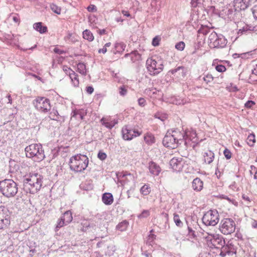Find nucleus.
<instances>
[{
	"label": "nucleus",
	"mask_w": 257,
	"mask_h": 257,
	"mask_svg": "<svg viewBox=\"0 0 257 257\" xmlns=\"http://www.w3.org/2000/svg\"><path fill=\"white\" fill-rule=\"evenodd\" d=\"M150 215V212L148 210H144L141 214L139 215V218H146Z\"/></svg>",
	"instance_id": "864d4df0"
},
{
	"label": "nucleus",
	"mask_w": 257,
	"mask_h": 257,
	"mask_svg": "<svg viewBox=\"0 0 257 257\" xmlns=\"http://www.w3.org/2000/svg\"><path fill=\"white\" fill-rule=\"evenodd\" d=\"M18 184L12 179L0 181V192L8 198L14 197L18 191Z\"/></svg>",
	"instance_id": "20e7f679"
},
{
	"label": "nucleus",
	"mask_w": 257,
	"mask_h": 257,
	"mask_svg": "<svg viewBox=\"0 0 257 257\" xmlns=\"http://www.w3.org/2000/svg\"><path fill=\"white\" fill-rule=\"evenodd\" d=\"M128 224V223L126 220L122 221L116 225V229L120 231H123L126 229Z\"/></svg>",
	"instance_id": "2f4dec72"
},
{
	"label": "nucleus",
	"mask_w": 257,
	"mask_h": 257,
	"mask_svg": "<svg viewBox=\"0 0 257 257\" xmlns=\"http://www.w3.org/2000/svg\"><path fill=\"white\" fill-rule=\"evenodd\" d=\"M225 15L230 20L236 21L237 20L238 16H240V12L233 8L227 9L225 12Z\"/></svg>",
	"instance_id": "a211bd4d"
},
{
	"label": "nucleus",
	"mask_w": 257,
	"mask_h": 257,
	"mask_svg": "<svg viewBox=\"0 0 257 257\" xmlns=\"http://www.w3.org/2000/svg\"><path fill=\"white\" fill-rule=\"evenodd\" d=\"M183 159L182 158L174 157L170 161L171 168L176 171L179 172L183 167Z\"/></svg>",
	"instance_id": "2eb2a0df"
},
{
	"label": "nucleus",
	"mask_w": 257,
	"mask_h": 257,
	"mask_svg": "<svg viewBox=\"0 0 257 257\" xmlns=\"http://www.w3.org/2000/svg\"><path fill=\"white\" fill-rule=\"evenodd\" d=\"M173 220L177 226L181 227L183 226V222L181 221L179 215L177 213H174Z\"/></svg>",
	"instance_id": "58836bf2"
},
{
	"label": "nucleus",
	"mask_w": 257,
	"mask_h": 257,
	"mask_svg": "<svg viewBox=\"0 0 257 257\" xmlns=\"http://www.w3.org/2000/svg\"><path fill=\"white\" fill-rule=\"evenodd\" d=\"M185 46V44L184 42L181 41L177 43L175 45V48L180 51H182L184 50Z\"/></svg>",
	"instance_id": "a18cd8bd"
},
{
	"label": "nucleus",
	"mask_w": 257,
	"mask_h": 257,
	"mask_svg": "<svg viewBox=\"0 0 257 257\" xmlns=\"http://www.w3.org/2000/svg\"><path fill=\"white\" fill-rule=\"evenodd\" d=\"M251 11L254 18L257 20V5L254 6L251 9Z\"/></svg>",
	"instance_id": "bf43d9fd"
},
{
	"label": "nucleus",
	"mask_w": 257,
	"mask_h": 257,
	"mask_svg": "<svg viewBox=\"0 0 257 257\" xmlns=\"http://www.w3.org/2000/svg\"><path fill=\"white\" fill-rule=\"evenodd\" d=\"M144 140L145 142L148 145L154 144L155 142L154 136L152 134L149 133L147 134L144 136Z\"/></svg>",
	"instance_id": "c756f323"
},
{
	"label": "nucleus",
	"mask_w": 257,
	"mask_h": 257,
	"mask_svg": "<svg viewBox=\"0 0 257 257\" xmlns=\"http://www.w3.org/2000/svg\"><path fill=\"white\" fill-rule=\"evenodd\" d=\"M216 70L219 72H223L226 71V67L221 64L217 65L215 67Z\"/></svg>",
	"instance_id": "603ef678"
},
{
	"label": "nucleus",
	"mask_w": 257,
	"mask_h": 257,
	"mask_svg": "<svg viewBox=\"0 0 257 257\" xmlns=\"http://www.w3.org/2000/svg\"><path fill=\"white\" fill-rule=\"evenodd\" d=\"M150 192L151 188L147 184H145L140 189V192L143 195H147L150 193Z\"/></svg>",
	"instance_id": "c9c22d12"
},
{
	"label": "nucleus",
	"mask_w": 257,
	"mask_h": 257,
	"mask_svg": "<svg viewBox=\"0 0 257 257\" xmlns=\"http://www.w3.org/2000/svg\"><path fill=\"white\" fill-rule=\"evenodd\" d=\"M223 154L226 159H229L231 157V153L227 149H225L223 151Z\"/></svg>",
	"instance_id": "5fc2aeb1"
},
{
	"label": "nucleus",
	"mask_w": 257,
	"mask_h": 257,
	"mask_svg": "<svg viewBox=\"0 0 257 257\" xmlns=\"http://www.w3.org/2000/svg\"><path fill=\"white\" fill-rule=\"evenodd\" d=\"M26 157L40 162L45 157L42 146L40 144H32L25 148Z\"/></svg>",
	"instance_id": "f03ea898"
},
{
	"label": "nucleus",
	"mask_w": 257,
	"mask_h": 257,
	"mask_svg": "<svg viewBox=\"0 0 257 257\" xmlns=\"http://www.w3.org/2000/svg\"><path fill=\"white\" fill-rule=\"evenodd\" d=\"M11 212L7 206L0 205V229L5 230L11 224Z\"/></svg>",
	"instance_id": "39448f33"
},
{
	"label": "nucleus",
	"mask_w": 257,
	"mask_h": 257,
	"mask_svg": "<svg viewBox=\"0 0 257 257\" xmlns=\"http://www.w3.org/2000/svg\"><path fill=\"white\" fill-rule=\"evenodd\" d=\"M138 103L139 105L142 107H144L146 104V100L144 98L141 97L138 99Z\"/></svg>",
	"instance_id": "4d7b16f0"
},
{
	"label": "nucleus",
	"mask_w": 257,
	"mask_h": 257,
	"mask_svg": "<svg viewBox=\"0 0 257 257\" xmlns=\"http://www.w3.org/2000/svg\"><path fill=\"white\" fill-rule=\"evenodd\" d=\"M63 70L65 72L66 74L68 75L69 76H70V74L74 72V71L67 66H64L63 67Z\"/></svg>",
	"instance_id": "3c124183"
},
{
	"label": "nucleus",
	"mask_w": 257,
	"mask_h": 257,
	"mask_svg": "<svg viewBox=\"0 0 257 257\" xmlns=\"http://www.w3.org/2000/svg\"><path fill=\"white\" fill-rule=\"evenodd\" d=\"M227 44V40L225 38V37L220 34L218 36V39H216L214 43L212 45L211 47L213 48H223L226 46Z\"/></svg>",
	"instance_id": "6ab92c4d"
},
{
	"label": "nucleus",
	"mask_w": 257,
	"mask_h": 257,
	"mask_svg": "<svg viewBox=\"0 0 257 257\" xmlns=\"http://www.w3.org/2000/svg\"><path fill=\"white\" fill-rule=\"evenodd\" d=\"M98 158L103 161L106 158V154L105 153L99 151L97 155Z\"/></svg>",
	"instance_id": "6e6d98bb"
},
{
	"label": "nucleus",
	"mask_w": 257,
	"mask_h": 257,
	"mask_svg": "<svg viewBox=\"0 0 257 257\" xmlns=\"http://www.w3.org/2000/svg\"><path fill=\"white\" fill-rule=\"evenodd\" d=\"M33 28L41 34H44L47 31V27L45 26H43L42 22L35 23L33 25Z\"/></svg>",
	"instance_id": "b1692460"
},
{
	"label": "nucleus",
	"mask_w": 257,
	"mask_h": 257,
	"mask_svg": "<svg viewBox=\"0 0 257 257\" xmlns=\"http://www.w3.org/2000/svg\"><path fill=\"white\" fill-rule=\"evenodd\" d=\"M160 40V37L158 36H156L155 38H153L152 44L154 46H158L159 45V42Z\"/></svg>",
	"instance_id": "de8ad7c7"
},
{
	"label": "nucleus",
	"mask_w": 257,
	"mask_h": 257,
	"mask_svg": "<svg viewBox=\"0 0 257 257\" xmlns=\"http://www.w3.org/2000/svg\"><path fill=\"white\" fill-rule=\"evenodd\" d=\"M163 144L166 147L172 149L176 148L178 145L177 141L173 137V135L169 131L167 133L164 137L163 140Z\"/></svg>",
	"instance_id": "f8f14e48"
},
{
	"label": "nucleus",
	"mask_w": 257,
	"mask_h": 257,
	"mask_svg": "<svg viewBox=\"0 0 257 257\" xmlns=\"http://www.w3.org/2000/svg\"><path fill=\"white\" fill-rule=\"evenodd\" d=\"M35 107L39 111L47 113L51 110L50 100L44 97H38L33 101Z\"/></svg>",
	"instance_id": "0eeeda50"
},
{
	"label": "nucleus",
	"mask_w": 257,
	"mask_h": 257,
	"mask_svg": "<svg viewBox=\"0 0 257 257\" xmlns=\"http://www.w3.org/2000/svg\"><path fill=\"white\" fill-rule=\"evenodd\" d=\"M255 27H253L250 25H245L241 29L238 30V33L243 34L248 31H253L255 30Z\"/></svg>",
	"instance_id": "bb28decb"
},
{
	"label": "nucleus",
	"mask_w": 257,
	"mask_h": 257,
	"mask_svg": "<svg viewBox=\"0 0 257 257\" xmlns=\"http://www.w3.org/2000/svg\"><path fill=\"white\" fill-rule=\"evenodd\" d=\"M83 37L89 42H91L94 40V36L92 33L88 30H85L83 32Z\"/></svg>",
	"instance_id": "c85d7f7f"
},
{
	"label": "nucleus",
	"mask_w": 257,
	"mask_h": 257,
	"mask_svg": "<svg viewBox=\"0 0 257 257\" xmlns=\"http://www.w3.org/2000/svg\"><path fill=\"white\" fill-rule=\"evenodd\" d=\"M122 134L124 140L130 141L134 137L140 136L141 135V132L125 126L122 129Z\"/></svg>",
	"instance_id": "9b49d317"
},
{
	"label": "nucleus",
	"mask_w": 257,
	"mask_h": 257,
	"mask_svg": "<svg viewBox=\"0 0 257 257\" xmlns=\"http://www.w3.org/2000/svg\"><path fill=\"white\" fill-rule=\"evenodd\" d=\"M219 35H217L216 33L213 32L211 33L208 37V40L209 41V45L211 47L212 45L214 43V42L216 41V39H218Z\"/></svg>",
	"instance_id": "72a5a7b5"
},
{
	"label": "nucleus",
	"mask_w": 257,
	"mask_h": 257,
	"mask_svg": "<svg viewBox=\"0 0 257 257\" xmlns=\"http://www.w3.org/2000/svg\"><path fill=\"white\" fill-rule=\"evenodd\" d=\"M88 162V158L86 156L79 154L71 158L69 161V166L71 170L76 172H80L86 168Z\"/></svg>",
	"instance_id": "7ed1b4c3"
},
{
	"label": "nucleus",
	"mask_w": 257,
	"mask_h": 257,
	"mask_svg": "<svg viewBox=\"0 0 257 257\" xmlns=\"http://www.w3.org/2000/svg\"><path fill=\"white\" fill-rule=\"evenodd\" d=\"M179 78H184L186 75V69L183 66H179L169 72Z\"/></svg>",
	"instance_id": "f3484780"
},
{
	"label": "nucleus",
	"mask_w": 257,
	"mask_h": 257,
	"mask_svg": "<svg viewBox=\"0 0 257 257\" xmlns=\"http://www.w3.org/2000/svg\"><path fill=\"white\" fill-rule=\"evenodd\" d=\"M71 79L73 85L75 87H77L79 85V82L78 79V75L74 71L69 76Z\"/></svg>",
	"instance_id": "473e14b6"
},
{
	"label": "nucleus",
	"mask_w": 257,
	"mask_h": 257,
	"mask_svg": "<svg viewBox=\"0 0 257 257\" xmlns=\"http://www.w3.org/2000/svg\"><path fill=\"white\" fill-rule=\"evenodd\" d=\"M102 201L106 205H111L113 202V197L110 193H105L102 195Z\"/></svg>",
	"instance_id": "412c9836"
},
{
	"label": "nucleus",
	"mask_w": 257,
	"mask_h": 257,
	"mask_svg": "<svg viewBox=\"0 0 257 257\" xmlns=\"http://www.w3.org/2000/svg\"><path fill=\"white\" fill-rule=\"evenodd\" d=\"M44 177L38 173H30L23 180V189L27 193L34 194L42 186Z\"/></svg>",
	"instance_id": "f257e3e1"
},
{
	"label": "nucleus",
	"mask_w": 257,
	"mask_h": 257,
	"mask_svg": "<svg viewBox=\"0 0 257 257\" xmlns=\"http://www.w3.org/2000/svg\"><path fill=\"white\" fill-rule=\"evenodd\" d=\"M251 226L253 228H257V221L255 220H253L251 222Z\"/></svg>",
	"instance_id": "338daca9"
},
{
	"label": "nucleus",
	"mask_w": 257,
	"mask_h": 257,
	"mask_svg": "<svg viewBox=\"0 0 257 257\" xmlns=\"http://www.w3.org/2000/svg\"><path fill=\"white\" fill-rule=\"evenodd\" d=\"M202 220L206 226H215L219 221L218 213L216 210H210L204 214Z\"/></svg>",
	"instance_id": "6e6552de"
},
{
	"label": "nucleus",
	"mask_w": 257,
	"mask_h": 257,
	"mask_svg": "<svg viewBox=\"0 0 257 257\" xmlns=\"http://www.w3.org/2000/svg\"><path fill=\"white\" fill-rule=\"evenodd\" d=\"M50 8L52 11L57 14H60L61 9L56 5L52 4L50 5Z\"/></svg>",
	"instance_id": "37998d69"
},
{
	"label": "nucleus",
	"mask_w": 257,
	"mask_h": 257,
	"mask_svg": "<svg viewBox=\"0 0 257 257\" xmlns=\"http://www.w3.org/2000/svg\"><path fill=\"white\" fill-rule=\"evenodd\" d=\"M131 58L133 62H135L141 59V55L138 51H135L131 53Z\"/></svg>",
	"instance_id": "f704fd0d"
},
{
	"label": "nucleus",
	"mask_w": 257,
	"mask_h": 257,
	"mask_svg": "<svg viewBox=\"0 0 257 257\" xmlns=\"http://www.w3.org/2000/svg\"><path fill=\"white\" fill-rule=\"evenodd\" d=\"M219 229L220 232L224 234H230L235 231V222L231 218H224L220 223Z\"/></svg>",
	"instance_id": "1a4fd4ad"
},
{
	"label": "nucleus",
	"mask_w": 257,
	"mask_h": 257,
	"mask_svg": "<svg viewBox=\"0 0 257 257\" xmlns=\"http://www.w3.org/2000/svg\"><path fill=\"white\" fill-rule=\"evenodd\" d=\"M202 79L206 84H208L213 81V77L211 74H208L206 75L203 76Z\"/></svg>",
	"instance_id": "c03bdc74"
},
{
	"label": "nucleus",
	"mask_w": 257,
	"mask_h": 257,
	"mask_svg": "<svg viewBox=\"0 0 257 257\" xmlns=\"http://www.w3.org/2000/svg\"><path fill=\"white\" fill-rule=\"evenodd\" d=\"M236 252V248L235 246L231 241H229L226 244L225 243L224 245L221 246L219 255L222 257H224L226 255L235 256Z\"/></svg>",
	"instance_id": "9d476101"
},
{
	"label": "nucleus",
	"mask_w": 257,
	"mask_h": 257,
	"mask_svg": "<svg viewBox=\"0 0 257 257\" xmlns=\"http://www.w3.org/2000/svg\"><path fill=\"white\" fill-rule=\"evenodd\" d=\"M97 32L100 35H102L105 34L106 30L105 29L98 30Z\"/></svg>",
	"instance_id": "774afa93"
},
{
	"label": "nucleus",
	"mask_w": 257,
	"mask_h": 257,
	"mask_svg": "<svg viewBox=\"0 0 257 257\" xmlns=\"http://www.w3.org/2000/svg\"><path fill=\"white\" fill-rule=\"evenodd\" d=\"M67 224L64 220H62V218L61 217L60 219H59L58 222H57V225L56 226V230H58L59 228L63 226L64 225Z\"/></svg>",
	"instance_id": "8fccbe9b"
},
{
	"label": "nucleus",
	"mask_w": 257,
	"mask_h": 257,
	"mask_svg": "<svg viewBox=\"0 0 257 257\" xmlns=\"http://www.w3.org/2000/svg\"><path fill=\"white\" fill-rule=\"evenodd\" d=\"M53 51L56 53V54H64L65 53V51L63 50H61L57 47H55L54 50H53Z\"/></svg>",
	"instance_id": "e2e57ef3"
},
{
	"label": "nucleus",
	"mask_w": 257,
	"mask_h": 257,
	"mask_svg": "<svg viewBox=\"0 0 257 257\" xmlns=\"http://www.w3.org/2000/svg\"><path fill=\"white\" fill-rule=\"evenodd\" d=\"M98 53H103V54H105L106 52H107V49L106 48L104 47L103 46V47L101 49H99L98 51Z\"/></svg>",
	"instance_id": "69168bd1"
},
{
	"label": "nucleus",
	"mask_w": 257,
	"mask_h": 257,
	"mask_svg": "<svg viewBox=\"0 0 257 257\" xmlns=\"http://www.w3.org/2000/svg\"><path fill=\"white\" fill-rule=\"evenodd\" d=\"M72 34L70 33H68L67 36L64 37V40L66 41H68V42H73V40L72 39Z\"/></svg>",
	"instance_id": "052dcab7"
},
{
	"label": "nucleus",
	"mask_w": 257,
	"mask_h": 257,
	"mask_svg": "<svg viewBox=\"0 0 257 257\" xmlns=\"http://www.w3.org/2000/svg\"><path fill=\"white\" fill-rule=\"evenodd\" d=\"M146 67L151 75H155L161 72L164 65L161 61H157L152 58H148L146 61Z\"/></svg>",
	"instance_id": "423d86ee"
},
{
	"label": "nucleus",
	"mask_w": 257,
	"mask_h": 257,
	"mask_svg": "<svg viewBox=\"0 0 257 257\" xmlns=\"http://www.w3.org/2000/svg\"><path fill=\"white\" fill-rule=\"evenodd\" d=\"M210 241L213 246L216 248H220L225 244V241L222 236L218 234L213 235Z\"/></svg>",
	"instance_id": "dca6fc26"
},
{
	"label": "nucleus",
	"mask_w": 257,
	"mask_h": 257,
	"mask_svg": "<svg viewBox=\"0 0 257 257\" xmlns=\"http://www.w3.org/2000/svg\"><path fill=\"white\" fill-rule=\"evenodd\" d=\"M203 183L199 178H196L192 182V188L196 191H200L203 188Z\"/></svg>",
	"instance_id": "5701e85b"
},
{
	"label": "nucleus",
	"mask_w": 257,
	"mask_h": 257,
	"mask_svg": "<svg viewBox=\"0 0 257 257\" xmlns=\"http://www.w3.org/2000/svg\"><path fill=\"white\" fill-rule=\"evenodd\" d=\"M118 93L120 96H124L127 93L126 87L124 85L120 86L118 88Z\"/></svg>",
	"instance_id": "ea45409f"
},
{
	"label": "nucleus",
	"mask_w": 257,
	"mask_h": 257,
	"mask_svg": "<svg viewBox=\"0 0 257 257\" xmlns=\"http://www.w3.org/2000/svg\"><path fill=\"white\" fill-rule=\"evenodd\" d=\"M188 232L187 236L189 238H190L191 239H194L196 237V235L195 234V231L193 230L192 229V228L189 226H188Z\"/></svg>",
	"instance_id": "79ce46f5"
},
{
	"label": "nucleus",
	"mask_w": 257,
	"mask_h": 257,
	"mask_svg": "<svg viewBox=\"0 0 257 257\" xmlns=\"http://www.w3.org/2000/svg\"><path fill=\"white\" fill-rule=\"evenodd\" d=\"M246 142L249 146L253 147L255 142L254 134H250L247 138Z\"/></svg>",
	"instance_id": "e433bc0d"
},
{
	"label": "nucleus",
	"mask_w": 257,
	"mask_h": 257,
	"mask_svg": "<svg viewBox=\"0 0 257 257\" xmlns=\"http://www.w3.org/2000/svg\"><path fill=\"white\" fill-rule=\"evenodd\" d=\"M100 122L102 124L104 125L106 127L111 129L117 123V120L115 119L108 120L107 118L103 117L101 119Z\"/></svg>",
	"instance_id": "4be33fe9"
},
{
	"label": "nucleus",
	"mask_w": 257,
	"mask_h": 257,
	"mask_svg": "<svg viewBox=\"0 0 257 257\" xmlns=\"http://www.w3.org/2000/svg\"><path fill=\"white\" fill-rule=\"evenodd\" d=\"M121 13L123 15V16L131 17L132 18L130 13L127 11L122 10L121 11Z\"/></svg>",
	"instance_id": "0e129e2a"
},
{
	"label": "nucleus",
	"mask_w": 257,
	"mask_h": 257,
	"mask_svg": "<svg viewBox=\"0 0 257 257\" xmlns=\"http://www.w3.org/2000/svg\"><path fill=\"white\" fill-rule=\"evenodd\" d=\"M149 169L150 172L155 176L159 175L161 171L160 166L153 161H151L149 163Z\"/></svg>",
	"instance_id": "aec40b11"
},
{
	"label": "nucleus",
	"mask_w": 257,
	"mask_h": 257,
	"mask_svg": "<svg viewBox=\"0 0 257 257\" xmlns=\"http://www.w3.org/2000/svg\"><path fill=\"white\" fill-rule=\"evenodd\" d=\"M155 117L160 119L162 121H164L167 118L166 114L159 113L156 114Z\"/></svg>",
	"instance_id": "49530a36"
},
{
	"label": "nucleus",
	"mask_w": 257,
	"mask_h": 257,
	"mask_svg": "<svg viewBox=\"0 0 257 257\" xmlns=\"http://www.w3.org/2000/svg\"><path fill=\"white\" fill-rule=\"evenodd\" d=\"M62 220H64L67 224L69 223L72 220V216L70 211H66L61 217Z\"/></svg>",
	"instance_id": "cd10ccee"
},
{
	"label": "nucleus",
	"mask_w": 257,
	"mask_h": 257,
	"mask_svg": "<svg viewBox=\"0 0 257 257\" xmlns=\"http://www.w3.org/2000/svg\"><path fill=\"white\" fill-rule=\"evenodd\" d=\"M251 0H234L233 7L236 10L239 12L241 10H245L250 5Z\"/></svg>",
	"instance_id": "4468645a"
},
{
	"label": "nucleus",
	"mask_w": 257,
	"mask_h": 257,
	"mask_svg": "<svg viewBox=\"0 0 257 257\" xmlns=\"http://www.w3.org/2000/svg\"><path fill=\"white\" fill-rule=\"evenodd\" d=\"M49 117L52 120L60 121L61 116L59 114L58 111L53 108L49 113Z\"/></svg>",
	"instance_id": "a878e982"
},
{
	"label": "nucleus",
	"mask_w": 257,
	"mask_h": 257,
	"mask_svg": "<svg viewBox=\"0 0 257 257\" xmlns=\"http://www.w3.org/2000/svg\"><path fill=\"white\" fill-rule=\"evenodd\" d=\"M173 135V137L177 141V143L181 144V143L184 141L185 143L187 144V139L188 138V135L187 133L182 132L178 129L174 130L171 133Z\"/></svg>",
	"instance_id": "ddd939ff"
},
{
	"label": "nucleus",
	"mask_w": 257,
	"mask_h": 257,
	"mask_svg": "<svg viewBox=\"0 0 257 257\" xmlns=\"http://www.w3.org/2000/svg\"><path fill=\"white\" fill-rule=\"evenodd\" d=\"M156 236L154 234L151 233L149 235L147 240V244L149 245H152L154 240L156 239Z\"/></svg>",
	"instance_id": "a19ab883"
},
{
	"label": "nucleus",
	"mask_w": 257,
	"mask_h": 257,
	"mask_svg": "<svg viewBox=\"0 0 257 257\" xmlns=\"http://www.w3.org/2000/svg\"><path fill=\"white\" fill-rule=\"evenodd\" d=\"M81 225H82V230L84 231H86L87 229L90 227V223L86 220L82 222Z\"/></svg>",
	"instance_id": "09e8293b"
},
{
	"label": "nucleus",
	"mask_w": 257,
	"mask_h": 257,
	"mask_svg": "<svg viewBox=\"0 0 257 257\" xmlns=\"http://www.w3.org/2000/svg\"><path fill=\"white\" fill-rule=\"evenodd\" d=\"M204 161L205 163L209 164L212 163L214 158V153L210 150H208L204 154Z\"/></svg>",
	"instance_id": "393cba45"
},
{
	"label": "nucleus",
	"mask_w": 257,
	"mask_h": 257,
	"mask_svg": "<svg viewBox=\"0 0 257 257\" xmlns=\"http://www.w3.org/2000/svg\"><path fill=\"white\" fill-rule=\"evenodd\" d=\"M255 104V102L252 100H248L244 104V106L246 108H250L253 105Z\"/></svg>",
	"instance_id": "13d9d810"
},
{
	"label": "nucleus",
	"mask_w": 257,
	"mask_h": 257,
	"mask_svg": "<svg viewBox=\"0 0 257 257\" xmlns=\"http://www.w3.org/2000/svg\"><path fill=\"white\" fill-rule=\"evenodd\" d=\"M86 91L89 94H91L94 91V88L91 86H89L86 87Z\"/></svg>",
	"instance_id": "680f3d73"
},
{
	"label": "nucleus",
	"mask_w": 257,
	"mask_h": 257,
	"mask_svg": "<svg viewBox=\"0 0 257 257\" xmlns=\"http://www.w3.org/2000/svg\"><path fill=\"white\" fill-rule=\"evenodd\" d=\"M78 71L82 75H86V66L83 63H79L77 64Z\"/></svg>",
	"instance_id": "4c0bfd02"
},
{
	"label": "nucleus",
	"mask_w": 257,
	"mask_h": 257,
	"mask_svg": "<svg viewBox=\"0 0 257 257\" xmlns=\"http://www.w3.org/2000/svg\"><path fill=\"white\" fill-rule=\"evenodd\" d=\"M125 45L123 43H116L115 44V52L114 53H120L123 51L125 48Z\"/></svg>",
	"instance_id": "7c9ffc66"
}]
</instances>
